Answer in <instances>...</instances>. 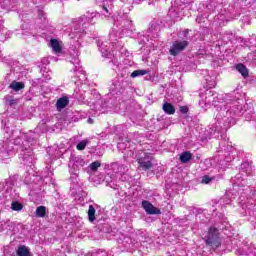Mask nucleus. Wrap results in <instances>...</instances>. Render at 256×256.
<instances>
[{
  "label": "nucleus",
  "instance_id": "1",
  "mask_svg": "<svg viewBox=\"0 0 256 256\" xmlns=\"http://www.w3.org/2000/svg\"><path fill=\"white\" fill-rule=\"evenodd\" d=\"M243 100L233 94L221 95L213 90H206L200 94L199 105L207 111L211 105L214 106L215 123L209 128L210 137L225 139V133L231 125H235V117L245 113Z\"/></svg>",
  "mask_w": 256,
  "mask_h": 256
},
{
  "label": "nucleus",
  "instance_id": "2",
  "mask_svg": "<svg viewBox=\"0 0 256 256\" xmlns=\"http://www.w3.org/2000/svg\"><path fill=\"white\" fill-rule=\"evenodd\" d=\"M2 155L11 157L16 151L20 152V161L23 165H33L35 163V153H33V145H37L39 134L37 132L23 133L18 128H5Z\"/></svg>",
  "mask_w": 256,
  "mask_h": 256
},
{
  "label": "nucleus",
  "instance_id": "3",
  "mask_svg": "<svg viewBox=\"0 0 256 256\" xmlns=\"http://www.w3.org/2000/svg\"><path fill=\"white\" fill-rule=\"evenodd\" d=\"M185 71H195L197 75H201L205 79V84L208 89H213L217 86V73L213 70L197 68L196 65H186Z\"/></svg>",
  "mask_w": 256,
  "mask_h": 256
},
{
  "label": "nucleus",
  "instance_id": "4",
  "mask_svg": "<svg viewBox=\"0 0 256 256\" xmlns=\"http://www.w3.org/2000/svg\"><path fill=\"white\" fill-rule=\"evenodd\" d=\"M125 87H127V82L119 79H114L109 89L108 96L110 97L111 104L117 105L113 102L119 99L122 93H125ZM112 97V98H111Z\"/></svg>",
  "mask_w": 256,
  "mask_h": 256
},
{
  "label": "nucleus",
  "instance_id": "5",
  "mask_svg": "<svg viewBox=\"0 0 256 256\" xmlns=\"http://www.w3.org/2000/svg\"><path fill=\"white\" fill-rule=\"evenodd\" d=\"M87 165L85 159L82 156L71 155L68 162L69 173L75 177H79L81 169Z\"/></svg>",
  "mask_w": 256,
  "mask_h": 256
},
{
  "label": "nucleus",
  "instance_id": "6",
  "mask_svg": "<svg viewBox=\"0 0 256 256\" xmlns=\"http://www.w3.org/2000/svg\"><path fill=\"white\" fill-rule=\"evenodd\" d=\"M85 99L88 105L92 107L91 109L94 111V115H101V94H99L97 90H92L85 95Z\"/></svg>",
  "mask_w": 256,
  "mask_h": 256
},
{
  "label": "nucleus",
  "instance_id": "7",
  "mask_svg": "<svg viewBox=\"0 0 256 256\" xmlns=\"http://www.w3.org/2000/svg\"><path fill=\"white\" fill-rule=\"evenodd\" d=\"M204 241L208 247L219 249L221 247V238L219 237V230L215 227H210L208 235L204 237Z\"/></svg>",
  "mask_w": 256,
  "mask_h": 256
},
{
  "label": "nucleus",
  "instance_id": "8",
  "mask_svg": "<svg viewBox=\"0 0 256 256\" xmlns=\"http://www.w3.org/2000/svg\"><path fill=\"white\" fill-rule=\"evenodd\" d=\"M113 173L115 176L112 178V181H127L129 176L127 175V171H129V166L121 164L119 162H115L112 164Z\"/></svg>",
  "mask_w": 256,
  "mask_h": 256
},
{
  "label": "nucleus",
  "instance_id": "9",
  "mask_svg": "<svg viewBox=\"0 0 256 256\" xmlns=\"http://www.w3.org/2000/svg\"><path fill=\"white\" fill-rule=\"evenodd\" d=\"M136 159L141 169H143V171H147V169H151V167H153V163L151 162L153 159V156L149 152L139 150L137 152Z\"/></svg>",
  "mask_w": 256,
  "mask_h": 256
},
{
  "label": "nucleus",
  "instance_id": "10",
  "mask_svg": "<svg viewBox=\"0 0 256 256\" xmlns=\"http://www.w3.org/2000/svg\"><path fill=\"white\" fill-rule=\"evenodd\" d=\"M243 191H246L245 193H249V187L246 189H238V193H240L241 205L248 211H256V190L253 191L252 199L248 200V202L244 201L243 199V197H245L243 196Z\"/></svg>",
  "mask_w": 256,
  "mask_h": 256
},
{
  "label": "nucleus",
  "instance_id": "11",
  "mask_svg": "<svg viewBox=\"0 0 256 256\" xmlns=\"http://www.w3.org/2000/svg\"><path fill=\"white\" fill-rule=\"evenodd\" d=\"M189 47V41H175L172 46L170 47L169 53L172 57H177L179 53L185 51V49Z\"/></svg>",
  "mask_w": 256,
  "mask_h": 256
},
{
  "label": "nucleus",
  "instance_id": "12",
  "mask_svg": "<svg viewBox=\"0 0 256 256\" xmlns=\"http://www.w3.org/2000/svg\"><path fill=\"white\" fill-rule=\"evenodd\" d=\"M53 176V172L46 170L43 172L42 176H32V181L29 180L28 177L25 178V183L27 185L31 184V183H35V185H39L41 183H43V181H45L46 177H52Z\"/></svg>",
  "mask_w": 256,
  "mask_h": 256
},
{
  "label": "nucleus",
  "instance_id": "13",
  "mask_svg": "<svg viewBox=\"0 0 256 256\" xmlns=\"http://www.w3.org/2000/svg\"><path fill=\"white\" fill-rule=\"evenodd\" d=\"M142 207L148 215H161V210L155 208L149 201H142Z\"/></svg>",
  "mask_w": 256,
  "mask_h": 256
},
{
  "label": "nucleus",
  "instance_id": "14",
  "mask_svg": "<svg viewBox=\"0 0 256 256\" xmlns=\"http://www.w3.org/2000/svg\"><path fill=\"white\" fill-rule=\"evenodd\" d=\"M233 189L234 191H237V187H245V184L247 183V180L243 177V174H237L233 179Z\"/></svg>",
  "mask_w": 256,
  "mask_h": 256
},
{
  "label": "nucleus",
  "instance_id": "15",
  "mask_svg": "<svg viewBox=\"0 0 256 256\" xmlns=\"http://www.w3.org/2000/svg\"><path fill=\"white\" fill-rule=\"evenodd\" d=\"M236 195L233 194L231 190L226 191L223 198L220 199L219 203L220 205H231V202L233 199H235Z\"/></svg>",
  "mask_w": 256,
  "mask_h": 256
},
{
  "label": "nucleus",
  "instance_id": "16",
  "mask_svg": "<svg viewBox=\"0 0 256 256\" xmlns=\"http://www.w3.org/2000/svg\"><path fill=\"white\" fill-rule=\"evenodd\" d=\"M118 243H121L125 249H133L135 245V241L129 236H122V238L118 240Z\"/></svg>",
  "mask_w": 256,
  "mask_h": 256
},
{
  "label": "nucleus",
  "instance_id": "17",
  "mask_svg": "<svg viewBox=\"0 0 256 256\" xmlns=\"http://www.w3.org/2000/svg\"><path fill=\"white\" fill-rule=\"evenodd\" d=\"M4 101L9 107H17L19 105V99H14L11 95L5 96Z\"/></svg>",
  "mask_w": 256,
  "mask_h": 256
},
{
  "label": "nucleus",
  "instance_id": "18",
  "mask_svg": "<svg viewBox=\"0 0 256 256\" xmlns=\"http://www.w3.org/2000/svg\"><path fill=\"white\" fill-rule=\"evenodd\" d=\"M162 109L166 115H175V106H173L171 103H164Z\"/></svg>",
  "mask_w": 256,
  "mask_h": 256
},
{
  "label": "nucleus",
  "instance_id": "19",
  "mask_svg": "<svg viewBox=\"0 0 256 256\" xmlns=\"http://www.w3.org/2000/svg\"><path fill=\"white\" fill-rule=\"evenodd\" d=\"M193 159V154L189 151L182 152L180 154V162L189 163Z\"/></svg>",
  "mask_w": 256,
  "mask_h": 256
},
{
  "label": "nucleus",
  "instance_id": "20",
  "mask_svg": "<svg viewBox=\"0 0 256 256\" xmlns=\"http://www.w3.org/2000/svg\"><path fill=\"white\" fill-rule=\"evenodd\" d=\"M50 45H51L54 53H61V51H63V48H61V44H59V40H57V39H51Z\"/></svg>",
  "mask_w": 256,
  "mask_h": 256
},
{
  "label": "nucleus",
  "instance_id": "21",
  "mask_svg": "<svg viewBox=\"0 0 256 256\" xmlns=\"http://www.w3.org/2000/svg\"><path fill=\"white\" fill-rule=\"evenodd\" d=\"M234 69L236 71H239V73L242 75V77H249V69H247V66L236 65V66H234Z\"/></svg>",
  "mask_w": 256,
  "mask_h": 256
},
{
  "label": "nucleus",
  "instance_id": "22",
  "mask_svg": "<svg viewBox=\"0 0 256 256\" xmlns=\"http://www.w3.org/2000/svg\"><path fill=\"white\" fill-rule=\"evenodd\" d=\"M10 89H12V91H21V89H25V83L23 82H17V81H12V83L10 84Z\"/></svg>",
  "mask_w": 256,
  "mask_h": 256
},
{
  "label": "nucleus",
  "instance_id": "23",
  "mask_svg": "<svg viewBox=\"0 0 256 256\" xmlns=\"http://www.w3.org/2000/svg\"><path fill=\"white\" fill-rule=\"evenodd\" d=\"M242 173H246V175H251V172L253 171V167L251 166V163L249 162H243L240 167Z\"/></svg>",
  "mask_w": 256,
  "mask_h": 256
},
{
  "label": "nucleus",
  "instance_id": "24",
  "mask_svg": "<svg viewBox=\"0 0 256 256\" xmlns=\"http://www.w3.org/2000/svg\"><path fill=\"white\" fill-rule=\"evenodd\" d=\"M67 105H69V98L67 97H62L56 102L57 109H65Z\"/></svg>",
  "mask_w": 256,
  "mask_h": 256
},
{
  "label": "nucleus",
  "instance_id": "25",
  "mask_svg": "<svg viewBox=\"0 0 256 256\" xmlns=\"http://www.w3.org/2000/svg\"><path fill=\"white\" fill-rule=\"evenodd\" d=\"M18 256H31V251H29V248L25 245H21L18 247L17 250Z\"/></svg>",
  "mask_w": 256,
  "mask_h": 256
},
{
  "label": "nucleus",
  "instance_id": "26",
  "mask_svg": "<svg viewBox=\"0 0 256 256\" xmlns=\"http://www.w3.org/2000/svg\"><path fill=\"white\" fill-rule=\"evenodd\" d=\"M124 159L125 161H130L129 159H137V153L131 149H124Z\"/></svg>",
  "mask_w": 256,
  "mask_h": 256
},
{
  "label": "nucleus",
  "instance_id": "27",
  "mask_svg": "<svg viewBox=\"0 0 256 256\" xmlns=\"http://www.w3.org/2000/svg\"><path fill=\"white\" fill-rule=\"evenodd\" d=\"M47 215V207L39 206L36 208V217L43 218Z\"/></svg>",
  "mask_w": 256,
  "mask_h": 256
},
{
  "label": "nucleus",
  "instance_id": "28",
  "mask_svg": "<svg viewBox=\"0 0 256 256\" xmlns=\"http://www.w3.org/2000/svg\"><path fill=\"white\" fill-rule=\"evenodd\" d=\"M40 67V73H42L43 77H45L47 80L51 79V71L47 68V66L42 65Z\"/></svg>",
  "mask_w": 256,
  "mask_h": 256
},
{
  "label": "nucleus",
  "instance_id": "29",
  "mask_svg": "<svg viewBox=\"0 0 256 256\" xmlns=\"http://www.w3.org/2000/svg\"><path fill=\"white\" fill-rule=\"evenodd\" d=\"M95 213V207L93 205H89L88 220L90 221V223H93L95 221Z\"/></svg>",
  "mask_w": 256,
  "mask_h": 256
},
{
  "label": "nucleus",
  "instance_id": "30",
  "mask_svg": "<svg viewBox=\"0 0 256 256\" xmlns=\"http://www.w3.org/2000/svg\"><path fill=\"white\" fill-rule=\"evenodd\" d=\"M143 75H147V70H135L131 73L130 77L135 79L137 77H143Z\"/></svg>",
  "mask_w": 256,
  "mask_h": 256
},
{
  "label": "nucleus",
  "instance_id": "31",
  "mask_svg": "<svg viewBox=\"0 0 256 256\" xmlns=\"http://www.w3.org/2000/svg\"><path fill=\"white\" fill-rule=\"evenodd\" d=\"M23 209V204L14 201L11 203V210L12 211H21Z\"/></svg>",
  "mask_w": 256,
  "mask_h": 256
},
{
  "label": "nucleus",
  "instance_id": "32",
  "mask_svg": "<svg viewBox=\"0 0 256 256\" xmlns=\"http://www.w3.org/2000/svg\"><path fill=\"white\" fill-rule=\"evenodd\" d=\"M87 143H89V141L87 140H82L80 141L77 145H76V149L78 151H83L86 147H87Z\"/></svg>",
  "mask_w": 256,
  "mask_h": 256
},
{
  "label": "nucleus",
  "instance_id": "33",
  "mask_svg": "<svg viewBox=\"0 0 256 256\" xmlns=\"http://www.w3.org/2000/svg\"><path fill=\"white\" fill-rule=\"evenodd\" d=\"M91 171H97L99 169V167H101V162L99 161H95V162H92L90 165H89Z\"/></svg>",
  "mask_w": 256,
  "mask_h": 256
},
{
  "label": "nucleus",
  "instance_id": "34",
  "mask_svg": "<svg viewBox=\"0 0 256 256\" xmlns=\"http://www.w3.org/2000/svg\"><path fill=\"white\" fill-rule=\"evenodd\" d=\"M213 179H214L213 177H209L205 175V176H202L201 183L204 185H209V183H211Z\"/></svg>",
  "mask_w": 256,
  "mask_h": 256
},
{
  "label": "nucleus",
  "instance_id": "35",
  "mask_svg": "<svg viewBox=\"0 0 256 256\" xmlns=\"http://www.w3.org/2000/svg\"><path fill=\"white\" fill-rule=\"evenodd\" d=\"M204 165H207V167H211V165H213V162H212L211 159H206V160L204 161Z\"/></svg>",
  "mask_w": 256,
  "mask_h": 256
},
{
  "label": "nucleus",
  "instance_id": "36",
  "mask_svg": "<svg viewBox=\"0 0 256 256\" xmlns=\"http://www.w3.org/2000/svg\"><path fill=\"white\" fill-rule=\"evenodd\" d=\"M117 147H118V149H120V151H123V149H125V144L123 142H119L117 144Z\"/></svg>",
  "mask_w": 256,
  "mask_h": 256
},
{
  "label": "nucleus",
  "instance_id": "37",
  "mask_svg": "<svg viewBox=\"0 0 256 256\" xmlns=\"http://www.w3.org/2000/svg\"><path fill=\"white\" fill-rule=\"evenodd\" d=\"M189 111V108H187L186 106H181L180 107V112H182V113H187Z\"/></svg>",
  "mask_w": 256,
  "mask_h": 256
},
{
  "label": "nucleus",
  "instance_id": "38",
  "mask_svg": "<svg viewBox=\"0 0 256 256\" xmlns=\"http://www.w3.org/2000/svg\"><path fill=\"white\" fill-rule=\"evenodd\" d=\"M78 71L79 73H83V68H81V66H78Z\"/></svg>",
  "mask_w": 256,
  "mask_h": 256
},
{
  "label": "nucleus",
  "instance_id": "39",
  "mask_svg": "<svg viewBox=\"0 0 256 256\" xmlns=\"http://www.w3.org/2000/svg\"><path fill=\"white\" fill-rule=\"evenodd\" d=\"M88 123H89L90 125H92V123H93L92 118H89V119H88Z\"/></svg>",
  "mask_w": 256,
  "mask_h": 256
},
{
  "label": "nucleus",
  "instance_id": "40",
  "mask_svg": "<svg viewBox=\"0 0 256 256\" xmlns=\"http://www.w3.org/2000/svg\"><path fill=\"white\" fill-rule=\"evenodd\" d=\"M101 255H102V256H107V252L102 251V252H101Z\"/></svg>",
  "mask_w": 256,
  "mask_h": 256
},
{
  "label": "nucleus",
  "instance_id": "41",
  "mask_svg": "<svg viewBox=\"0 0 256 256\" xmlns=\"http://www.w3.org/2000/svg\"><path fill=\"white\" fill-rule=\"evenodd\" d=\"M226 163H229L231 161L229 158H225Z\"/></svg>",
  "mask_w": 256,
  "mask_h": 256
},
{
  "label": "nucleus",
  "instance_id": "42",
  "mask_svg": "<svg viewBox=\"0 0 256 256\" xmlns=\"http://www.w3.org/2000/svg\"><path fill=\"white\" fill-rule=\"evenodd\" d=\"M184 33H189V30H188V29H186Z\"/></svg>",
  "mask_w": 256,
  "mask_h": 256
},
{
  "label": "nucleus",
  "instance_id": "43",
  "mask_svg": "<svg viewBox=\"0 0 256 256\" xmlns=\"http://www.w3.org/2000/svg\"><path fill=\"white\" fill-rule=\"evenodd\" d=\"M74 71H77V66L75 67Z\"/></svg>",
  "mask_w": 256,
  "mask_h": 256
},
{
  "label": "nucleus",
  "instance_id": "44",
  "mask_svg": "<svg viewBox=\"0 0 256 256\" xmlns=\"http://www.w3.org/2000/svg\"><path fill=\"white\" fill-rule=\"evenodd\" d=\"M238 65H243V63H238Z\"/></svg>",
  "mask_w": 256,
  "mask_h": 256
},
{
  "label": "nucleus",
  "instance_id": "45",
  "mask_svg": "<svg viewBox=\"0 0 256 256\" xmlns=\"http://www.w3.org/2000/svg\"><path fill=\"white\" fill-rule=\"evenodd\" d=\"M176 68H178V67H181V66H175Z\"/></svg>",
  "mask_w": 256,
  "mask_h": 256
}]
</instances>
